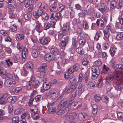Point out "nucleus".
<instances>
[{
    "mask_svg": "<svg viewBox=\"0 0 123 123\" xmlns=\"http://www.w3.org/2000/svg\"><path fill=\"white\" fill-rule=\"evenodd\" d=\"M70 103L68 102L67 98H65L63 99L58 105V109L59 110L57 112V114L62 115L63 117L66 116L67 112L66 111L65 109L70 106Z\"/></svg>",
    "mask_w": 123,
    "mask_h": 123,
    "instance_id": "f257e3e1",
    "label": "nucleus"
},
{
    "mask_svg": "<svg viewBox=\"0 0 123 123\" xmlns=\"http://www.w3.org/2000/svg\"><path fill=\"white\" fill-rule=\"evenodd\" d=\"M38 9L37 11L34 12L33 15L34 18L37 19L39 18L45 11L48 9V6L46 3L44 2H39L37 5Z\"/></svg>",
    "mask_w": 123,
    "mask_h": 123,
    "instance_id": "f03ea898",
    "label": "nucleus"
},
{
    "mask_svg": "<svg viewBox=\"0 0 123 123\" xmlns=\"http://www.w3.org/2000/svg\"><path fill=\"white\" fill-rule=\"evenodd\" d=\"M70 27L66 25H64L63 26L62 31L59 32L58 35V39L61 40L63 37L66 35H68V32L69 29Z\"/></svg>",
    "mask_w": 123,
    "mask_h": 123,
    "instance_id": "7ed1b4c3",
    "label": "nucleus"
},
{
    "mask_svg": "<svg viewBox=\"0 0 123 123\" xmlns=\"http://www.w3.org/2000/svg\"><path fill=\"white\" fill-rule=\"evenodd\" d=\"M92 79H95L98 77L100 74V70L99 67L96 66H92Z\"/></svg>",
    "mask_w": 123,
    "mask_h": 123,
    "instance_id": "20e7f679",
    "label": "nucleus"
},
{
    "mask_svg": "<svg viewBox=\"0 0 123 123\" xmlns=\"http://www.w3.org/2000/svg\"><path fill=\"white\" fill-rule=\"evenodd\" d=\"M122 72L120 71H115L113 74V77L118 80L123 81V74L121 75Z\"/></svg>",
    "mask_w": 123,
    "mask_h": 123,
    "instance_id": "39448f33",
    "label": "nucleus"
},
{
    "mask_svg": "<svg viewBox=\"0 0 123 123\" xmlns=\"http://www.w3.org/2000/svg\"><path fill=\"white\" fill-rule=\"evenodd\" d=\"M5 84L7 87H12L14 86L16 83L14 79H6L5 80Z\"/></svg>",
    "mask_w": 123,
    "mask_h": 123,
    "instance_id": "423d86ee",
    "label": "nucleus"
},
{
    "mask_svg": "<svg viewBox=\"0 0 123 123\" xmlns=\"http://www.w3.org/2000/svg\"><path fill=\"white\" fill-rule=\"evenodd\" d=\"M61 13L59 12L56 13L55 14L52 13L50 15V18L52 20H54L56 22L61 18Z\"/></svg>",
    "mask_w": 123,
    "mask_h": 123,
    "instance_id": "0eeeda50",
    "label": "nucleus"
},
{
    "mask_svg": "<svg viewBox=\"0 0 123 123\" xmlns=\"http://www.w3.org/2000/svg\"><path fill=\"white\" fill-rule=\"evenodd\" d=\"M55 55L51 53L46 54L44 57L45 59L47 61H50L55 59Z\"/></svg>",
    "mask_w": 123,
    "mask_h": 123,
    "instance_id": "6e6552de",
    "label": "nucleus"
},
{
    "mask_svg": "<svg viewBox=\"0 0 123 123\" xmlns=\"http://www.w3.org/2000/svg\"><path fill=\"white\" fill-rule=\"evenodd\" d=\"M76 87V86L75 85H73L70 86L68 88L71 92V95L73 98H74L77 95V92L76 93L75 91Z\"/></svg>",
    "mask_w": 123,
    "mask_h": 123,
    "instance_id": "1a4fd4ad",
    "label": "nucleus"
},
{
    "mask_svg": "<svg viewBox=\"0 0 123 123\" xmlns=\"http://www.w3.org/2000/svg\"><path fill=\"white\" fill-rule=\"evenodd\" d=\"M79 117L80 120L85 121L89 117L88 114L86 113H80L78 115Z\"/></svg>",
    "mask_w": 123,
    "mask_h": 123,
    "instance_id": "9d476101",
    "label": "nucleus"
},
{
    "mask_svg": "<svg viewBox=\"0 0 123 123\" xmlns=\"http://www.w3.org/2000/svg\"><path fill=\"white\" fill-rule=\"evenodd\" d=\"M48 94L52 99L55 98L57 96L56 90L54 89L50 90L48 93Z\"/></svg>",
    "mask_w": 123,
    "mask_h": 123,
    "instance_id": "9b49d317",
    "label": "nucleus"
},
{
    "mask_svg": "<svg viewBox=\"0 0 123 123\" xmlns=\"http://www.w3.org/2000/svg\"><path fill=\"white\" fill-rule=\"evenodd\" d=\"M50 87V83L45 82L43 83L41 90L42 92H44L49 89Z\"/></svg>",
    "mask_w": 123,
    "mask_h": 123,
    "instance_id": "f8f14e48",
    "label": "nucleus"
},
{
    "mask_svg": "<svg viewBox=\"0 0 123 123\" xmlns=\"http://www.w3.org/2000/svg\"><path fill=\"white\" fill-rule=\"evenodd\" d=\"M50 40V38L48 37H46L43 38H42L40 40L41 43L43 45H47L48 44Z\"/></svg>",
    "mask_w": 123,
    "mask_h": 123,
    "instance_id": "ddd939ff",
    "label": "nucleus"
},
{
    "mask_svg": "<svg viewBox=\"0 0 123 123\" xmlns=\"http://www.w3.org/2000/svg\"><path fill=\"white\" fill-rule=\"evenodd\" d=\"M34 22L35 24V29L39 33L41 32L42 31L40 27L41 24L38 20L35 21Z\"/></svg>",
    "mask_w": 123,
    "mask_h": 123,
    "instance_id": "4468645a",
    "label": "nucleus"
},
{
    "mask_svg": "<svg viewBox=\"0 0 123 123\" xmlns=\"http://www.w3.org/2000/svg\"><path fill=\"white\" fill-rule=\"evenodd\" d=\"M113 27V26L108 25L105 26L103 28V32H110V31H111L112 30Z\"/></svg>",
    "mask_w": 123,
    "mask_h": 123,
    "instance_id": "2eb2a0df",
    "label": "nucleus"
},
{
    "mask_svg": "<svg viewBox=\"0 0 123 123\" xmlns=\"http://www.w3.org/2000/svg\"><path fill=\"white\" fill-rule=\"evenodd\" d=\"M7 2L10 3V6L13 8L16 7V0H7Z\"/></svg>",
    "mask_w": 123,
    "mask_h": 123,
    "instance_id": "dca6fc26",
    "label": "nucleus"
},
{
    "mask_svg": "<svg viewBox=\"0 0 123 123\" xmlns=\"http://www.w3.org/2000/svg\"><path fill=\"white\" fill-rule=\"evenodd\" d=\"M69 82L71 83V85H75L76 86L80 84L79 83H77L76 79L74 77L71 78L69 81Z\"/></svg>",
    "mask_w": 123,
    "mask_h": 123,
    "instance_id": "f3484780",
    "label": "nucleus"
},
{
    "mask_svg": "<svg viewBox=\"0 0 123 123\" xmlns=\"http://www.w3.org/2000/svg\"><path fill=\"white\" fill-rule=\"evenodd\" d=\"M90 78L89 73L87 72H86L84 74V77L83 79V82L85 83H87Z\"/></svg>",
    "mask_w": 123,
    "mask_h": 123,
    "instance_id": "a211bd4d",
    "label": "nucleus"
},
{
    "mask_svg": "<svg viewBox=\"0 0 123 123\" xmlns=\"http://www.w3.org/2000/svg\"><path fill=\"white\" fill-rule=\"evenodd\" d=\"M103 70L102 72L105 74L109 73L110 71V70L109 67L104 64L103 67Z\"/></svg>",
    "mask_w": 123,
    "mask_h": 123,
    "instance_id": "6ab92c4d",
    "label": "nucleus"
},
{
    "mask_svg": "<svg viewBox=\"0 0 123 123\" xmlns=\"http://www.w3.org/2000/svg\"><path fill=\"white\" fill-rule=\"evenodd\" d=\"M96 85V83L94 81H89L88 83V87L91 89L94 88Z\"/></svg>",
    "mask_w": 123,
    "mask_h": 123,
    "instance_id": "aec40b11",
    "label": "nucleus"
},
{
    "mask_svg": "<svg viewBox=\"0 0 123 123\" xmlns=\"http://www.w3.org/2000/svg\"><path fill=\"white\" fill-rule=\"evenodd\" d=\"M47 67V64L45 63H43L38 68V71L39 72L45 70Z\"/></svg>",
    "mask_w": 123,
    "mask_h": 123,
    "instance_id": "412c9836",
    "label": "nucleus"
},
{
    "mask_svg": "<svg viewBox=\"0 0 123 123\" xmlns=\"http://www.w3.org/2000/svg\"><path fill=\"white\" fill-rule=\"evenodd\" d=\"M8 101L11 103H14L17 101V98L15 96L10 97L7 98Z\"/></svg>",
    "mask_w": 123,
    "mask_h": 123,
    "instance_id": "4be33fe9",
    "label": "nucleus"
},
{
    "mask_svg": "<svg viewBox=\"0 0 123 123\" xmlns=\"http://www.w3.org/2000/svg\"><path fill=\"white\" fill-rule=\"evenodd\" d=\"M96 23L97 26L102 28L104 26V21L101 19H97L96 22Z\"/></svg>",
    "mask_w": 123,
    "mask_h": 123,
    "instance_id": "5701e85b",
    "label": "nucleus"
},
{
    "mask_svg": "<svg viewBox=\"0 0 123 123\" xmlns=\"http://www.w3.org/2000/svg\"><path fill=\"white\" fill-rule=\"evenodd\" d=\"M42 17V19H44V20L47 21L49 18V16L48 14L47 13L44 12L41 15Z\"/></svg>",
    "mask_w": 123,
    "mask_h": 123,
    "instance_id": "b1692460",
    "label": "nucleus"
},
{
    "mask_svg": "<svg viewBox=\"0 0 123 123\" xmlns=\"http://www.w3.org/2000/svg\"><path fill=\"white\" fill-rule=\"evenodd\" d=\"M79 86H78V94L79 95H80L84 91L83 87V85L82 83H80Z\"/></svg>",
    "mask_w": 123,
    "mask_h": 123,
    "instance_id": "393cba45",
    "label": "nucleus"
},
{
    "mask_svg": "<svg viewBox=\"0 0 123 123\" xmlns=\"http://www.w3.org/2000/svg\"><path fill=\"white\" fill-rule=\"evenodd\" d=\"M103 33L104 34V39L106 42L109 41L110 34V32H103Z\"/></svg>",
    "mask_w": 123,
    "mask_h": 123,
    "instance_id": "a878e982",
    "label": "nucleus"
},
{
    "mask_svg": "<svg viewBox=\"0 0 123 123\" xmlns=\"http://www.w3.org/2000/svg\"><path fill=\"white\" fill-rule=\"evenodd\" d=\"M102 35V32L101 31H97L96 33L95 37H94L95 40L96 41L98 40Z\"/></svg>",
    "mask_w": 123,
    "mask_h": 123,
    "instance_id": "bb28decb",
    "label": "nucleus"
},
{
    "mask_svg": "<svg viewBox=\"0 0 123 123\" xmlns=\"http://www.w3.org/2000/svg\"><path fill=\"white\" fill-rule=\"evenodd\" d=\"M16 38L17 40L20 41L24 39V36L23 34H17L16 35Z\"/></svg>",
    "mask_w": 123,
    "mask_h": 123,
    "instance_id": "cd10ccee",
    "label": "nucleus"
},
{
    "mask_svg": "<svg viewBox=\"0 0 123 123\" xmlns=\"http://www.w3.org/2000/svg\"><path fill=\"white\" fill-rule=\"evenodd\" d=\"M113 77L111 76H107L105 78L106 83L107 84L110 83L112 81Z\"/></svg>",
    "mask_w": 123,
    "mask_h": 123,
    "instance_id": "c85d7f7f",
    "label": "nucleus"
},
{
    "mask_svg": "<svg viewBox=\"0 0 123 123\" xmlns=\"http://www.w3.org/2000/svg\"><path fill=\"white\" fill-rule=\"evenodd\" d=\"M76 113L74 112H72L69 114L68 117L70 120L74 119L77 117Z\"/></svg>",
    "mask_w": 123,
    "mask_h": 123,
    "instance_id": "c756f323",
    "label": "nucleus"
},
{
    "mask_svg": "<svg viewBox=\"0 0 123 123\" xmlns=\"http://www.w3.org/2000/svg\"><path fill=\"white\" fill-rule=\"evenodd\" d=\"M20 57L19 59V60L18 62H20L21 63H23L25 60L26 56L25 55H24L21 54L20 55Z\"/></svg>",
    "mask_w": 123,
    "mask_h": 123,
    "instance_id": "7c9ffc66",
    "label": "nucleus"
},
{
    "mask_svg": "<svg viewBox=\"0 0 123 123\" xmlns=\"http://www.w3.org/2000/svg\"><path fill=\"white\" fill-rule=\"evenodd\" d=\"M78 45V41L76 39H73L72 48V49H74L77 47Z\"/></svg>",
    "mask_w": 123,
    "mask_h": 123,
    "instance_id": "2f4dec72",
    "label": "nucleus"
},
{
    "mask_svg": "<svg viewBox=\"0 0 123 123\" xmlns=\"http://www.w3.org/2000/svg\"><path fill=\"white\" fill-rule=\"evenodd\" d=\"M106 8V6L104 4L102 3L100 4V6L99 9L102 12H103L105 11Z\"/></svg>",
    "mask_w": 123,
    "mask_h": 123,
    "instance_id": "473e14b6",
    "label": "nucleus"
},
{
    "mask_svg": "<svg viewBox=\"0 0 123 123\" xmlns=\"http://www.w3.org/2000/svg\"><path fill=\"white\" fill-rule=\"evenodd\" d=\"M50 11L52 12H55L58 11V8L55 6V5L54 6H50L49 8Z\"/></svg>",
    "mask_w": 123,
    "mask_h": 123,
    "instance_id": "72a5a7b5",
    "label": "nucleus"
},
{
    "mask_svg": "<svg viewBox=\"0 0 123 123\" xmlns=\"http://www.w3.org/2000/svg\"><path fill=\"white\" fill-rule=\"evenodd\" d=\"M98 55L99 57H102V58H106L107 57V55L106 54L105 52H102V51H99V52H98Z\"/></svg>",
    "mask_w": 123,
    "mask_h": 123,
    "instance_id": "f704fd0d",
    "label": "nucleus"
},
{
    "mask_svg": "<svg viewBox=\"0 0 123 123\" xmlns=\"http://www.w3.org/2000/svg\"><path fill=\"white\" fill-rule=\"evenodd\" d=\"M116 62H114L112 64L113 65V66L114 67H115L116 68L123 69V64H116Z\"/></svg>",
    "mask_w": 123,
    "mask_h": 123,
    "instance_id": "c9c22d12",
    "label": "nucleus"
},
{
    "mask_svg": "<svg viewBox=\"0 0 123 123\" xmlns=\"http://www.w3.org/2000/svg\"><path fill=\"white\" fill-rule=\"evenodd\" d=\"M21 117L22 119H27V120L29 119L30 118L29 114L27 113H25L22 114Z\"/></svg>",
    "mask_w": 123,
    "mask_h": 123,
    "instance_id": "e433bc0d",
    "label": "nucleus"
},
{
    "mask_svg": "<svg viewBox=\"0 0 123 123\" xmlns=\"http://www.w3.org/2000/svg\"><path fill=\"white\" fill-rule=\"evenodd\" d=\"M26 88L27 90H30L32 87L33 84L31 82L28 81L26 82Z\"/></svg>",
    "mask_w": 123,
    "mask_h": 123,
    "instance_id": "4c0bfd02",
    "label": "nucleus"
},
{
    "mask_svg": "<svg viewBox=\"0 0 123 123\" xmlns=\"http://www.w3.org/2000/svg\"><path fill=\"white\" fill-rule=\"evenodd\" d=\"M84 77L83 74L82 73H80L79 75L78 80L77 81V83H82L81 82L83 81Z\"/></svg>",
    "mask_w": 123,
    "mask_h": 123,
    "instance_id": "58836bf2",
    "label": "nucleus"
},
{
    "mask_svg": "<svg viewBox=\"0 0 123 123\" xmlns=\"http://www.w3.org/2000/svg\"><path fill=\"white\" fill-rule=\"evenodd\" d=\"M110 8L112 9L116 6L117 4L116 1L112 0L111 1Z\"/></svg>",
    "mask_w": 123,
    "mask_h": 123,
    "instance_id": "ea45409f",
    "label": "nucleus"
},
{
    "mask_svg": "<svg viewBox=\"0 0 123 123\" xmlns=\"http://www.w3.org/2000/svg\"><path fill=\"white\" fill-rule=\"evenodd\" d=\"M97 106L96 105L94 104L92 106V112L93 114H96L98 111Z\"/></svg>",
    "mask_w": 123,
    "mask_h": 123,
    "instance_id": "a19ab883",
    "label": "nucleus"
},
{
    "mask_svg": "<svg viewBox=\"0 0 123 123\" xmlns=\"http://www.w3.org/2000/svg\"><path fill=\"white\" fill-rule=\"evenodd\" d=\"M101 96L99 94H95L94 96V99L96 102H98L101 99Z\"/></svg>",
    "mask_w": 123,
    "mask_h": 123,
    "instance_id": "79ce46f5",
    "label": "nucleus"
},
{
    "mask_svg": "<svg viewBox=\"0 0 123 123\" xmlns=\"http://www.w3.org/2000/svg\"><path fill=\"white\" fill-rule=\"evenodd\" d=\"M5 52L7 55H10L12 53V49L9 48L7 47L5 48Z\"/></svg>",
    "mask_w": 123,
    "mask_h": 123,
    "instance_id": "37998d69",
    "label": "nucleus"
},
{
    "mask_svg": "<svg viewBox=\"0 0 123 123\" xmlns=\"http://www.w3.org/2000/svg\"><path fill=\"white\" fill-rule=\"evenodd\" d=\"M26 67L27 68L31 69L33 68L32 63L31 62L29 61L27 62L26 64Z\"/></svg>",
    "mask_w": 123,
    "mask_h": 123,
    "instance_id": "c03bdc74",
    "label": "nucleus"
},
{
    "mask_svg": "<svg viewBox=\"0 0 123 123\" xmlns=\"http://www.w3.org/2000/svg\"><path fill=\"white\" fill-rule=\"evenodd\" d=\"M76 52L79 54L82 55L84 53L83 48L80 47H78L76 49Z\"/></svg>",
    "mask_w": 123,
    "mask_h": 123,
    "instance_id": "a18cd8bd",
    "label": "nucleus"
},
{
    "mask_svg": "<svg viewBox=\"0 0 123 123\" xmlns=\"http://www.w3.org/2000/svg\"><path fill=\"white\" fill-rule=\"evenodd\" d=\"M51 52L53 53V54L55 55H58L59 54V51L58 49L56 48H54L52 49L51 50Z\"/></svg>",
    "mask_w": 123,
    "mask_h": 123,
    "instance_id": "49530a36",
    "label": "nucleus"
},
{
    "mask_svg": "<svg viewBox=\"0 0 123 123\" xmlns=\"http://www.w3.org/2000/svg\"><path fill=\"white\" fill-rule=\"evenodd\" d=\"M104 79L102 78H100L98 81L97 86L98 88H100L103 85V81Z\"/></svg>",
    "mask_w": 123,
    "mask_h": 123,
    "instance_id": "de8ad7c7",
    "label": "nucleus"
},
{
    "mask_svg": "<svg viewBox=\"0 0 123 123\" xmlns=\"http://www.w3.org/2000/svg\"><path fill=\"white\" fill-rule=\"evenodd\" d=\"M73 68L75 71H78L80 69V64L78 63H75L73 66Z\"/></svg>",
    "mask_w": 123,
    "mask_h": 123,
    "instance_id": "09e8293b",
    "label": "nucleus"
},
{
    "mask_svg": "<svg viewBox=\"0 0 123 123\" xmlns=\"http://www.w3.org/2000/svg\"><path fill=\"white\" fill-rule=\"evenodd\" d=\"M31 110L32 113L37 112L38 111L37 108L35 105H33L31 106Z\"/></svg>",
    "mask_w": 123,
    "mask_h": 123,
    "instance_id": "8fccbe9b",
    "label": "nucleus"
},
{
    "mask_svg": "<svg viewBox=\"0 0 123 123\" xmlns=\"http://www.w3.org/2000/svg\"><path fill=\"white\" fill-rule=\"evenodd\" d=\"M9 30L12 32L16 31L17 30V27L15 25H12L9 27Z\"/></svg>",
    "mask_w": 123,
    "mask_h": 123,
    "instance_id": "3c124183",
    "label": "nucleus"
},
{
    "mask_svg": "<svg viewBox=\"0 0 123 123\" xmlns=\"http://www.w3.org/2000/svg\"><path fill=\"white\" fill-rule=\"evenodd\" d=\"M51 25V24L49 22L44 23V29L45 30H47L50 28Z\"/></svg>",
    "mask_w": 123,
    "mask_h": 123,
    "instance_id": "603ef678",
    "label": "nucleus"
},
{
    "mask_svg": "<svg viewBox=\"0 0 123 123\" xmlns=\"http://www.w3.org/2000/svg\"><path fill=\"white\" fill-rule=\"evenodd\" d=\"M12 123H18L19 117L18 116L13 117L12 119Z\"/></svg>",
    "mask_w": 123,
    "mask_h": 123,
    "instance_id": "864d4df0",
    "label": "nucleus"
},
{
    "mask_svg": "<svg viewBox=\"0 0 123 123\" xmlns=\"http://www.w3.org/2000/svg\"><path fill=\"white\" fill-rule=\"evenodd\" d=\"M94 65L93 66H96L98 67L101 65L102 63L100 60H98L94 62Z\"/></svg>",
    "mask_w": 123,
    "mask_h": 123,
    "instance_id": "5fc2aeb1",
    "label": "nucleus"
},
{
    "mask_svg": "<svg viewBox=\"0 0 123 123\" xmlns=\"http://www.w3.org/2000/svg\"><path fill=\"white\" fill-rule=\"evenodd\" d=\"M82 25L84 29L87 30L88 29L89 27L87 23L85 21H83L82 22Z\"/></svg>",
    "mask_w": 123,
    "mask_h": 123,
    "instance_id": "6e6d98bb",
    "label": "nucleus"
},
{
    "mask_svg": "<svg viewBox=\"0 0 123 123\" xmlns=\"http://www.w3.org/2000/svg\"><path fill=\"white\" fill-rule=\"evenodd\" d=\"M117 49V48L114 49L112 47H111L110 48V54L112 56H114L116 52V50Z\"/></svg>",
    "mask_w": 123,
    "mask_h": 123,
    "instance_id": "4d7b16f0",
    "label": "nucleus"
},
{
    "mask_svg": "<svg viewBox=\"0 0 123 123\" xmlns=\"http://www.w3.org/2000/svg\"><path fill=\"white\" fill-rule=\"evenodd\" d=\"M20 57V55L19 54L16 55L13 58V60L14 61V62H18L19 60Z\"/></svg>",
    "mask_w": 123,
    "mask_h": 123,
    "instance_id": "13d9d810",
    "label": "nucleus"
},
{
    "mask_svg": "<svg viewBox=\"0 0 123 123\" xmlns=\"http://www.w3.org/2000/svg\"><path fill=\"white\" fill-rule=\"evenodd\" d=\"M17 48L20 51H22L24 48V47L22 46L19 43H17Z\"/></svg>",
    "mask_w": 123,
    "mask_h": 123,
    "instance_id": "bf43d9fd",
    "label": "nucleus"
},
{
    "mask_svg": "<svg viewBox=\"0 0 123 123\" xmlns=\"http://www.w3.org/2000/svg\"><path fill=\"white\" fill-rule=\"evenodd\" d=\"M115 88L117 91H121L123 88V85L121 83L118 84Z\"/></svg>",
    "mask_w": 123,
    "mask_h": 123,
    "instance_id": "052dcab7",
    "label": "nucleus"
},
{
    "mask_svg": "<svg viewBox=\"0 0 123 123\" xmlns=\"http://www.w3.org/2000/svg\"><path fill=\"white\" fill-rule=\"evenodd\" d=\"M117 38L119 40L123 39V32H120L117 35Z\"/></svg>",
    "mask_w": 123,
    "mask_h": 123,
    "instance_id": "680f3d73",
    "label": "nucleus"
},
{
    "mask_svg": "<svg viewBox=\"0 0 123 123\" xmlns=\"http://www.w3.org/2000/svg\"><path fill=\"white\" fill-rule=\"evenodd\" d=\"M56 110L55 108L51 107L49 109L48 112L49 114H53L55 112Z\"/></svg>",
    "mask_w": 123,
    "mask_h": 123,
    "instance_id": "e2e57ef3",
    "label": "nucleus"
},
{
    "mask_svg": "<svg viewBox=\"0 0 123 123\" xmlns=\"http://www.w3.org/2000/svg\"><path fill=\"white\" fill-rule=\"evenodd\" d=\"M87 11L85 10H83L81 13H79V16L83 18L85 16L86 14L87 13Z\"/></svg>",
    "mask_w": 123,
    "mask_h": 123,
    "instance_id": "0e129e2a",
    "label": "nucleus"
},
{
    "mask_svg": "<svg viewBox=\"0 0 123 123\" xmlns=\"http://www.w3.org/2000/svg\"><path fill=\"white\" fill-rule=\"evenodd\" d=\"M86 41L85 39H81L80 38L79 40V43L80 45H84Z\"/></svg>",
    "mask_w": 123,
    "mask_h": 123,
    "instance_id": "69168bd1",
    "label": "nucleus"
},
{
    "mask_svg": "<svg viewBox=\"0 0 123 123\" xmlns=\"http://www.w3.org/2000/svg\"><path fill=\"white\" fill-rule=\"evenodd\" d=\"M32 49L35 50H39L41 49V47L39 45H35L32 46Z\"/></svg>",
    "mask_w": 123,
    "mask_h": 123,
    "instance_id": "338daca9",
    "label": "nucleus"
},
{
    "mask_svg": "<svg viewBox=\"0 0 123 123\" xmlns=\"http://www.w3.org/2000/svg\"><path fill=\"white\" fill-rule=\"evenodd\" d=\"M117 6L119 8H123V1L119 0Z\"/></svg>",
    "mask_w": 123,
    "mask_h": 123,
    "instance_id": "774afa93",
    "label": "nucleus"
}]
</instances>
